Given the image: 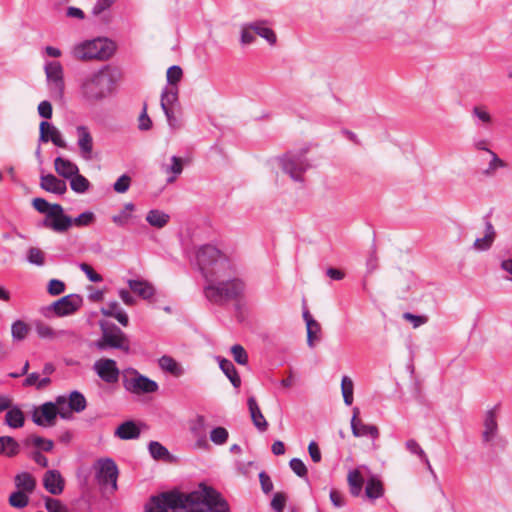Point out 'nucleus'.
<instances>
[{
    "label": "nucleus",
    "mask_w": 512,
    "mask_h": 512,
    "mask_svg": "<svg viewBox=\"0 0 512 512\" xmlns=\"http://www.w3.org/2000/svg\"><path fill=\"white\" fill-rule=\"evenodd\" d=\"M196 257L199 269L207 281L204 293L210 302L222 304L244 297V280L238 277L234 264L219 249L204 245L199 248Z\"/></svg>",
    "instance_id": "nucleus-1"
},
{
    "label": "nucleus",
    "mask_w": 512,
    "mask_h": 512,
    "mask_svg": "<svg viewBox=\"0 0 512 512\" xmlns=\"http://www.w3.org/2000/svg\"><path fill=\"white\" fill-rule=\"evenodd\" d=\"M117 78V70L110 67L93 72L82 79L81 96L88 102L101 101L114 91Z\"/></svg>",
    "instance_id": "nucleus-2"
},
{
    "label": "nucleus",
    "mask_w": 512,
    "mask_h": 512,
    "mask_svg": "<svg viewBox=\"0 0 512 512\" xmlns=\"http://www.w3.org/2000/svg\"><path fill=\"white\" fill-rule=\"evenodd\" d=\"M229 506L213 488L201 485L184 497L180 509L173 512H228Z\"/></svg>",
    "instance_id": "nucleus-3"
},
{
    "label": "nucleus",
    "mask_w": 512,
    "mask_h": 512,
    "mask_svg": "<svg viewBox=\"0 0 512 512\" xmlns=\"http://www.w3.org/2000/svg\"><path fill=\"white\" fill-rule=\"evenodd\" d=\"M115 43L106 37H97L73 46L72 56L80 61L107 60L115 52Z\"/></svg>",
    "instance_id": "nucleus-4"
},
{
    "label": "nucleus",
    "mask_w": 512,
    "mask_h": 512,
    "mask_svg": "<svg viewBox=\"0 0 512 512\" xmlns=\"http://www.w3.org/2000/svg\"><path fill=\"white\" fill-rule=\"evenodd\" d=\"M50 97L61 101L65 92L64 70L59 61H49L44 66Z\"/></svg>",
    "instance_id": "nucleus-5"
},
{
    "label": "nucleus",
    "mask_w": 512,
    "mask_h": 512,
    "mask_svg": "<svg viewBox=\"0 0 512 512\" xmlns=\"http://www.w3.org/2000/svg\"><path fill=\"white\" fill-rule=\"evenodd\" d=\"M93 469L95 478L101 486L109 488L112 493L118 489L117 479L119 471L114 460L111 458L98 459L94 463Z\"/></svg>",
    "instance_id": "nucleus-6"
},
{
    "label": "nucleus",
    "mask_w": 512,
    "mask_h": 512,
    "mask_svg": "<svg viewBox=\"0 0 512 512\" xmlns=\"http://www.w3.org/2000/svg\"><path fill=\"white\" fill-rule=\"evenodd\" d=\"M184 495L174 492H164L152 496L145 504V512H171L180 509L184 503Z\"/></svg>",
    "instance_id": "nucleus-7"
},
{
    "label": "nucleus",
    "mask_w": 512,
    "mask_h": 512,
    "mask_svg": "<svg viewBox=\"0 0 512 512\" xmlns=\"http://www.w3.org/2000/svg\"><path fill=\"white\" fill-rule=\"evenodd\" d=\"M52 404L63 419H70L73 412H82L87 405L85 397L78 391L71 392L68 397L58 396Z\"/></svg>",
    "instance_id": "nucleus-8"
},
{
    "label": "nucleus",
    "mask_w": 512,
    "mask_h": 512,
    "mask_svg": "<svg viewBox=\"0 0 512 512\" xmlns=\"http://www.w3.org/2000/svg\"><path fill=\"white\" fill-rule=\"evenodd\" d=\"M123 386L128 392L136 395L154 393L159 388L154 380L140 374L135 369L127 371L123 379Z\"/></svg>",
    "instance_id": "nucleus-9"
},
{
    "label": "nucleus",
    "mask_w": 512,
    "mask_h": 512,
    "mask_svg": "<svg viewBox=\"0 0 512 512\" xmlns=\"http://www.w3.org/2000/svg\"><path fill=\"white\" fill-rule=\"evenodd\" d=\"M501 411V402H498L486 409L482 419V442L494 444L498 439V418L501 414Z\"/></svg>",
    "instance_id": "nucleus-10"
},
{
    "label": "nucleus",
    "mask_w": 512,
    "mask_h": 512,
    "mask_svg": "<svg viewBox=\"0 0 512 512\" xmlns=\"http://www.w3.org/2000/svg\"><path fill=\"white\" fill-rule=\"evenodd\" d=\"M284 173L294 181H302L303 175L309 167L304 153H287L279 159Z\"/></svg>",
    "instance_id": "nucleus-11"
},
{
    "label": "nucleus",
    "mask_w": 512,
    "mask_h": 512,
    "mask_svg": "<svg viewBox=\"0 0 512 512\" xmlns=\"http://www.w3.org/2000/svg\"><path fill=\"white\" fill-rule=\"evenodd\" d=\"M96 345L99 349L110 347L121 349L125 352L129 351V340L125 333L116 325H102V337Z\"/></svg>",
    "instance_id": "nucleus-12"
},
{
    "label": "nucleus",
    "mask_w": 512,
    "mask_h": 512,
    "mask_svg": "<svg viewBox=\"0 0 512 512\" xmlns=\"http://www.w3.org/2000/svg\"><path fill=\"white\" fill-rule=\"evenodd\" d=\"M44 226L55 232H66L72 226V218L64 214L60 204H53L49 216L44 220Z\"/></svg>",
    "instance_id": "nucleus-13"
},
{
    "label": "nucleus",
    "mask_w": 512,
    "mask_h": 512,
    "mask_svg": "<svg viewBox=\"0 0 512 512\" xmlns=\"http://www.w3.org/2000/svg\"><path fill=\"white\" fill-rule=\"evenodd\" d=\"M93 368L106 383H116L119 379L120 371L113 359H99L94 363Z\"/></svg>",
    "instance_id": "nucleus-14"
},
{
    "label": "nucleus",
    "mask_w": 512,
    "mask_h": 512,
    "mask_svg": "<svg viewBox=\"0 0 512 512\" xmlns=\"http://www.w3.org/2000/svg\"><path fill=\"white\" fill-rule=\"evenodd\" d=\"M52 402H46L34 409L32 419L35 424L42 427H51L55 425L57 411Z\"/></svg>",
    "instance_id": "nucleus-15"
},
{
    "label": "nucleus",
    "mask_w": 512,
    "mask_h": 512,
    "mask_svg": "<svg viewBox=\"0 0 512 512\" xmlns=\"http://www.w3.org/2000/svg\"><path fill=\"white\" fill-rule=\"evenodd\" d=\"M81 305L82 298L77 294H70L54 302L52 307L58 316H66L77 311Z\"/></svg>",
    "instance_id": "nucleus-16"
},
{
    "label": "nucleus",
    "mask_w": 512,
    "mask_h": 512,
    "mask_svg": "<svg viewBox=\"0 0 512 512\" xmlns=\"http://www.w3.org/2000/svg\"><path fill=\"white\" fill-rule=\"evenodd\" d=\"M39 140L47 143L51 141L55 146L64 148L66 143L60 131L47 121H42L39 125Z\"/></svg>",
    "instance_id": "nucleus-17"
},
{
    "label": "nucleus",
    "mask_w": 512,
    "mask_h": 512,
    "mask_svg": "<svg viewBox=\"0 0 512 512\" xmlns=\"http://www.w3.org/2000/svg\"><path fill=\"white\" fill-rule=\"evenodd\" d=\"M43 486L52 495H60L65 486V480L58 470H48L43 475Z\"/></svg>",
    "instance_id": "nucleus-18"
},
{
    "label": "nucleus",
    "mask_w": 512,
    "mask_h": 512,
    "mask_svg": "<svg viewBox=\"0 0 512 512\" xmlns=\"http://www.w3.org/2000/svg\"><path fill=\"white\" fill-rule=\"evenodd\" d=\"M76 132L78 136L77 144L80 150V154L84 159L90 160L92 158L93 152L92 135L86 126H78L76 128Z\"/></svg>",
    "instance_id": "nucleus-19"
},
{
    "label": "nucleus",
    "mask_w": 512,
    "mask_h": 512,
    "mask_svg": "<svg viewBox=\"0 0 512 512\" xmlns=\"http://www.w3.org/2000/svg\"><path fill=\"white\" fill-rule=\"evenodd\" d=\"M206 419L203 415H196L195 418L189 421V430L193 434L196 441L197 448H207L208 443L205 438Z\"/></svg>",
    "instance_id": "nucleus-20"
},
{
    "label": "nucleus",
    "mask_w": 512,
    "mask_h": 512,
    "mask_svg": "<svg viewBox=\"0 0 512 512\" xmlns=\"http://www.w3.org/2000/svg\"><path fill=\"white\" fill-rule=\"evenodd\" d=\"M40 187L47 192L57 195H63L67 191L66 182L53 174L42 175L40 178Z\"/></svg>",
    "instance_id": "nucleus-21"
},
{
    "label": "nucleus",
    "mask_w": 512,
    "mask_h": 512,
    "mask_svg": "<svg viewBox=\"0 0 512 512\" xmlns=\"http://www.w3.org/2000/svg\"><path fill=\"white\" fill-rule=\"evenodd\" d=\"M487 166L482 169V174L492 176L498 168L504 167V162L491 150L482 147V164Z\"/></svg>",
    "instance_id": "nucleus-22"
},
{
    "label": "nucleus",
    "mask_w": 512,
    "mask_h": 512,
    "mask_svg": "<svg viewBox=\"0 0 512 512\" xmlns=\"http://www.w3.org/2000/svg\"><path fill=\"white\" fill-rule=\"evenodd\" d=\"M250 416L254 426L261 432H264L268 428V423L262 414L256 399L252 396L247 401Z\"/></svg>",
    "instance_id": "nucleus-23"
},
{
    "label": "nucleus",
    "mask_w": 512,
    "mask_h": 512,
    "mask_svg": "<svg viewBox=\"0 0 512 512\" xmlns=\"http://www.w3.org/2000/svg\"><path fill=\"white\" fill-rule=\"evenodd\" d=\"M54 169L59 176L65 179H70L79 172V168L74 162L63 157H57L54 160Z\"/></svg>",
    "instance_id": "nucleus-24"
},
{
    "label": "nucleus",
    "mask_w": 512,
    "mask_h": 512,
    "mask_svg": "<svg viewBox=\"0 0 512 512\" xmlns=\"http://www.w3.org/2000/svg\"><path fill=\"white\" fill-rule=\"evenodd\" d=\"M14 484L16 490L22 491L27 494H32L36 488V479L28 472L18 473L14 477Z\"/></svg>",
    "instance_id": "nucleus-25"
},
{
    "label": "nucleus",
    "mask_w": 512,
    "mask_h": 512,
    "mask_svg": "<svg viewBox=\"0 0 512 512\" xmlns=\"http://www.w3.org/2000/svg\"><path fill=\"white\" fill-rule=\"evenodd\" d=\"M129 288L143 299H150L155 294L153 285L146 280H128Z\"/></svg>",
    "instance_id": "nucleus-26"
},
{
    "label": "nucleus",
    "mask_w": 512,
    "mask_h": 512,
    "mask_svg": "<svg viewBox=\"0 0 512 512\" xmlns=\"http://www.w3.org/2000/svg\"><path fill=\"white\" fill-rule=\"evenodd\" d=\"M303 318L306 322L307 328V344L310 347L314 346V342L319 339V333L321 332L320 324L313 319L308 310L303 312Z\"/></svg>",
    "instance_id": "nucleus-27"
},
{
    "label": "nucleus",
    "mask_w": 512,
    "mask_h": 512,
    "mask_svg": "<svg viewBox=\"0 0 512 512\" xmlns=\"http://www.w3.org/2000/svg\"><path fill=\"white\" fill-rule=\"evenodd\" d=\"M352 434L355 437L370 436L374 439L379 437V430L375 425L365 424L362 420L351 421Z\"/></svg>",
    "instance_id": "nucleus-28"
},
{
    "label": "nucleus",
    "mask_w": 512,
    "mask_h": 512,
    "mask_svg": "<svg viewBox=\"0 0 512 512\" xmlns=\"http://www.w3.org/2000/svg\"><path fill=\"white\" fill-rule=\"evenodd\" d=\"M101 312L105 316L115 318L121 325L125 327L129 323L127 314L121 309L116 301L108 303L105 308H102Z\"/></svg>",
    "instance_id": "nucleus-29"
},
{
    "label": "nucleus",
    "mask_w": 512,
    "mask_h": 512,
    "mask_svg": "<svg viewBox=\"0 0 512 512\" xmlns=\"http://www.w3.org/2000/svg\"><path fill=\"white\" fill-rule=\"evenodd\" d=\"M217 360L219 362L220 369L227 376V378L230 380L232 385L235 388H239L241 385V379H240L233 363L230 360L221 358V357H217Z\"/></svg>",
    "instance_id": "nucleus-30"
},
{
    "label": "nucleus",
    "mask_w": 512,
    "mask_h": 512,
    "mask_svg": "<svg viewBox=\"0 0 512 512\" xmlns=\"http://www.w3.org/2000/svg\"><path fill=\"white\" fill-rule=\"evenodd\" d=\"M115 435L120 439H136L140 435V429L133 421H126L118 426Z\"/></svg>",
    "instance_id": "nucleus-31"
},
{
    "label": "nucleus",
    "mask_w": 512,
    "mask_h": 512,
    "mask_svg": "<svg viewBox=\"0 0 512 512\" xmlns=\"http://www.w3.org/2000/svg\"><path fill=\"white\" fill-rule=\"evenodd\" d=\"M160 368L172 374L175 377H180L183 375L184 370L181 365L172 357L164 355L158 360Z\"/></svg>",
    "instance_id": "nucleus-32"
},
{
    "label": "nucleus",
    "mask_w": 512,
    "mask_h": 512,
    "mask_svg": "<svg viewBox=\"0 0 512 512\" xmlns=\"http://www.w3.org/2000/svg\"><path fill=\"white\" fill-rule=\"evenodd\" d=\"M25 417L22 410L13 406L5 415V423L11 428H21L24 425Z\"/></svg>",
    "instance_id": "nucleus-33"
},
{
    "label": "nucleus",
    "mask_w": 512,
    "mask_h": 512,
    "mask_svg": "<svg viewBox=\"0 0 512 512\" xmlns=\"http://www.w3.org/2000/svg\"><path fill=\"white\" fill-rule=\"evenodd\" d=\"M170 216L160 210H150L146 215V221L153 227L163 228L169 222Z\"/></svg>",
    "instance_id": "nucleus-34"
},
{
    "label": "nucleus",
    "mask_w": 512,
    "mask_h": 512,
    "mask_svg": "<svg viewBox=\"0 0 512 512\" xmlns=\"http://www.w3.org/2000/svg\"><path fill=\"white\" fill-rule=\"evenodd\" d=\"M19 453V444L9 436L0 437V454L8 457L15 456Z\"/></svg>",
    "instance_id": "nucleus-35"
},
{
    "label": "nucleus",
    "mask_w": 512,
    "mask_h": 512,
    "mask_svg": "<svg viewBox=\"0 0 512 512\" xmlns=\"http://www.w3.org/2000/svg\"><path fill=\"white\" fill-rule=\"evenodd\" d=\"M178 103V89L177 87L166 88L161 95L162 109L174 108Z\"/></svg>",
    "instance_id": "nucleus-36"
},
{
    "label": "nucleus",
    "mask_w": 512,
    "mask_h": 512,
    "mask_svg": "<svg viewBox=\"0 0 512 512\" xmlns=\"http://www.w3.org/2000/svg\"><path fill=\"white\" fill-rule=\"evenodd\" d=\"M347 481L350 487V492L353 496H359L362 490L364 479L358 470L349 472Z\"/></svg>",
    "instance_id": "nucleus-37"
},
{
    "label": "nucleus",
    "mask_w": 512,
    "mask_h": 512,
    "mask_svg": "<svg viewBox=\"0 0 512 512\" xmlns=\"http://www.w3.org/2000/svg\"><path fill=\"white\" fill-rule=\"evenodd\" d=\"M70 187L71 189L78 194H84L90 189L89 180L83 175L79 174V172L72 176L70 179Z\"/></svg>",
    "instance_id": "nucleus-38"
},
{
    "label": "nucleus",
    "mask_w": 512,
    "mask_h": 512,
    "mask_svg": "<svg viewBox=\"0 0 512 512\" xmlns=\"http://www.w3.org/2000/svg\"><path fill=\"white\" fill-rule=\"evenodd\" d=\"M29 494L19 490L12 492L8 498V503L11 507L22 509L29 504Z\"/></svg>",
    "instance_id": "nucleus-39"
},
{
    "label": "nucleus",
    "mask_w": 512,
    "mask_h": 512,
    "mask_svg": "<svg viewBox=\"0 0 512 512\" xmlns=\"http://www.w3.org/2000/svg\"><path fill=\"white\" fill-rule=\"evenodd\" d=\"M341 391L344 403L350 406L353 403L354 383L348 376H343L341 380Z\"/></svg>",
    "instance_id": "nucleus-40"
},
{
    "label": "nucleus",
    "mask_w": 512,
    "mask_h": 512,
    "mask_svg": "<svg viewBox=\"0 0 512 512\" xmlns=\"http://www.w3.org/2000/svg\"><path fill=\"white\" fill-rule=\"evenodd\" d=\"M241 32H273L272 26L267 20H256L243 25Z\"/></svg>",
    "instance_id": "nucleus-41"
},
{
    "label": "nucleus",
    "mask_w": 512,
    "mask_h": 512,
    "mask_svg": "<svg viewBox=\"0 0 512 512\" xmlns=\"http://www.w3.org/2000/svg\"><path fill=\"white\" fill-rule=\"evenodd\" d=\"M133 210L134 205L132 203L125 204L124 208L118 214L112 216V221L117 226L126 225L132 217Z\"/></svg>",
    "instance_id": "nucleus-42"
},
{
    "label": "nucleus",
    "mask_w": 512,
    "mask_h": 512,
    "mask_svg": "<svg viewBox=\"0 0 512 512\" xmlns=\"http://www.w3.org/2000/svg\"><path fill=\"white\" fill-rule=\"evenodd\" d=\"M366 496L371 499H377L383 495V486L382 483L375 479L371 478L368 480L365 488Z\"/></svg>",
    "instance_id": "nucleus-43"
},
{
    "label": "nucleus",
    "mask_w": 512,
    "mask_h": 512,
    "mask_svg": "<svg viewBox=\"0 0 512 512\" xmlns=\"http://www.w3.org/2000/svg\"><path fill=\"white\" fill-rule=\"evenodd\" d=\"M30 331L29 326L21 321H15L11 326V334L14 340L21 341L25 339Z\"/></svg>",
    "instance_id": "nucleus-44"
},
{
    "label": "nucleus",
    "mask_w": 512,
    "mask_h": 512,
    "mask_svg": "<svg viewBox=\"0 0 512 512\" xmlns=\"http://www.w3.org/2000/svg\"><path fill=\"white\" fill-rule=\"evenodd\" d=\"M496 238V230L490 222L485 223L484 235L482 236V251L488 250Z\"/></svg>",
    "instance_id": "nucleus-45"
},
{
    "label": "nucleus",
    "mask_w": 512,
    "mask_h": 512,
    "mask_svg": "<svg viewBox=\"0 0 512 512\" xmlns=\"http://www.w3.org/2000/svg\"><path fill=\"white\" fill-rule=\"evenodd\" d=\"M229 437L228 430L224 427H216L210 432V440L215 445H223L227 442Z\"/></svg>",
    "instance_id": "nucleus-46"
},
{
    "label": "nucleus",
    "mask_w": 512,
    "mask_h": 512,
    "mask_svg": "<svg viewBox=\"0 0 512 512\" xmlns=\"http://www.w3.org/2000/svg\"><path fill=\"white\" fill-rule=\"evenodd\" d=\"M27 260L33 265L42 266L45 263L44 252L39 248L31 247L27 252Z\"/></svg>",
    "instance_id": "nucleus-47"
},
{
    "label": "nucleus",
    "mask_w": 512,
    "mask_h": 512,
    "mask_svg": "<svg viewBox=\"0 0 512 512\" xmlns=\"http://www.w3.org/2000/svg\"><path fill=\"white\" fill-rule=\"evenodd\" d=\"M182 76L183 71L178 65L169 67L166 73L167 82L171 85V87H175V85L182 79Z\"/></svg>",
    "instance_id": "nucleus-48"
},
{
    "label": "nucleus",
    "mask_w": 512,
    "mask_h": 512,
    "mask_svg": "<svg viewBox=\"0 0 512 512\" xmlns=\"http://www.w3.org/2000/svg\"><path fill=\"white\" fill-rule=\"evenodd\" d=\"M95 221V214L91 211L81 213L76 218L72 219V225L77 227H86L93 224Z\"/></svg>",
    "instance_id": "nucleus-49"
},
{
    "label": "nucleus",
    "mask_w": 512,
    "mask_h": 512,
    "mask_svg": "<svg viewBox=\"0 0 512 512\" xmlns=\"http://www.w3.org/2000/svg\"><path fill=\"white\" fill-rule=\"evenodd\" d=\"M131 181V177L127 174L121 175L113 185L114 191L119 194L127 192L131 185Z\"/></svg>",
    "instance_id": "nucleus-50"
},
{
    "label": "nucleus",
    "mask_w": 512,
    "mask_h": 512,
    "mask_svg": "<svg viewBox=\"0 0 512 512\" xmlns=\"http://www.w3.org/2000/svg\"><path fill=\"white\" fill-rule=\"evenodd\" d=\"M172 165L165 168L166 173H173L174 176L168 179V182H173L175 177L181 174L183 170L182 159L176 156L171 158Z\"/></svg>",
    "instance_id": "nucleus-51"
},
{
    "label": "nucleus",
    "mask_w": 512,
    "mask_h": 512,
    "mask_svg": "<svg viewBox=\"0 0 512 512\" xmlns=\"http://www.w3.org/2000/svg\"><path fill=\"white\" fill-rule=\"evenodd\" d=\"M149 452L154 459H162L168 456V450L159 442L152 441L149 444Z\"/></svg>",
    "instance_id": "nucleus-52"
},
{
    "label": "nucleus",
    "mask_w": 512,
    "mask_h": 512,
    "mask_svg": "<svg viewBox=\"0 0 512 512\" xmlns=\"http://www.w3.org/2000/svg\"><path fill=\"white\" fill-rule=\"evenodd\" d=\"M231 353L234 360L240 364L245 365L248 362V355L243 346L236 344L231 347Z\"/></svg>",
    "instance_id": "nucleus-53"
},
{
    "label": "nucleus",
    "mask_w": 512,
    "mask_h": 512,
    "mask_svg": "<svg viewBox=\"0 0 512 512\" xmlns=\"http://www.w3.org/2000/svg\"><path fill=\"white\" fill-rule=\"evenodd\" d=\"M292 471L299 477L303 478L307 475V467L304 462L299 458H293L289 462Z\"/></svg>",
    "instance_id": "nucleus-54"
},
{
    "label": "nucleus",
    "mask_w": 512,
    "mask_h": 512,
    "mask_svg": "<svg viewBox=\"0 0 512 512\" xmlns=\"http://www.w3.org/2000/svg\"><path fill=\"white\" fill-rule=\"evenodd\" d=\"M45 507L48 512H68V509L59 500L53 498L45 499Z\"/></svg>",
    "instance_id": "nucleus-55"
},
{
    "label": "nucleus",
    "mask_w": 512,
    "mask_h": 512,
    "mask_svg": "<svg viewBox=\"0 0 512 512\" xmlns=\"http://www.w3.org/2000/svg\"><path fill=\"white\" fill-rule=\"evenodd\" d=\"M79 267L91 282L98 283L103 280L102 276L95 272L94 269L89 264L81 263Z\"/></svg>",
    "instance_id": "nucleus-56"
},
{
    "label": "nucleus",
    "mask_w": 512,
    "mask_h": 512,
    "mask_svg": "<svg viewBox=\"0 0 512 512\" xmlns=\"http://www.w3.org/2000/svg\"><path fill=\"white\" fill-rule=\"evenodd\" d=\"M32 205L38 212L46 213V216H49V212L52 210L53 206V204H50L44 198H34Z\"/></svg>",
    "instance_id": "nucleus-57"
},
{
    "label": "nucleus",
    "mask_w": 512,
    "mask_h": 512,
    "mask_svg": "<svg viewBox=\"0 0 512 512\" xmlns=\"http://www.w3.org/2000/svg\"><path fill=\"white\" fill-rule=\"evenodd\" d=\"M31 442L34 446L40 448L43 451H51L54 447V443L52 440L44 439L40 436L31 437Z\"/></svg>",
    "instance_id": "nucleus-58"
},
{
    "label": "nucleus",
    "mask_w": 512,
    "mask_h": 512,
    "mask_svg": "<svg viewBox=\"0 0 512 512\" xmlns=\"http://www.w3.org/2000/svg\"><path fill=\"white\" fill-rule=\"evenodd\" d=\"M403 318L409 321L414 328H418L419 326L427 323L428 318L424 315H414L412 313L406 312L403 314Z\"/></svg>",
    "instance_id": "nucleus-59"
},
{
    "label": "nucleus",
    "mask_w": 512,
    "mask_h": 512,
    "mask_svg": "<svg viewBox=\"0 0 512 512\" xmlns=\"http://www.w3.org/2000/svg\"><path fill=\"white\" fill-rule=\"evenodd\" d=\"M117 0H96L92 13L94 15H99L109 9Z\"/></svg>",
    "instance_id": "nucleus-60"
},
{
    "label": "nucleus",
    "mask_w": 512,
    "mask_h": 512,
    "mask_svg": "<svg viewBox=\"0 0 512 512\" xmlns=\"http://www.w3.org/2000/svg\"><path fill=\"white\" fill-rule=\"evenodd\" d=\"M286 504V496L283 493H276L271 501V506L276 512H283Z\"/></svg>",
    "instance_id": "nucleus-61"
},
{
    "label": "nucleus",
    "mask_w": 512,
    "mask_h": 512,
    "mask_svg": "<svg viewBox=\"0 0 512 512\" xmlns=\"http://www.w3.org/2000/svg\"><path fill=\"white\" fill-rule=\"evenodd\" d=\"M64 290H65V284L62 281L57 280V279H52L49 281L48 292L51 295H53V296L59 295V294L63 293Z\"/></svg>",
    "instance_id": "nucleus-62"
},
{
    "label": "nucleus",
    "mask_w": 512,
    "mask_h": 512,
    "mask_svg": "<svg viewBox=\"0 0 512 512\" xmlns=\"http://www.w3.org/2000/svg\"><path fill=\"white\" fill-rule=\"evenodd\" d=\"M405 445L407 450H409L411 453L418 455L420 458H423L428 462L425 452L414 439L408 440Z\"/></svg>",
    "instance_id": "nucleus-63"
},
{
    "label": "nucleus",
    "mask_w": 512,
    "mask_h": 512,
    "mask_svg": "<svg viewBox=\"0 0 512 512\" xmlns=\"http://www.w3.org/2000/svg\"><path fill=\"white\" fill-rule=\"evenodd\" d=\"M38 113L41 117L45 119H50L53 113L51 103L47 100L40 102L38 105Z\"/></svg>",
    "instance_id": "nucleus-64"
}]
</instances>
